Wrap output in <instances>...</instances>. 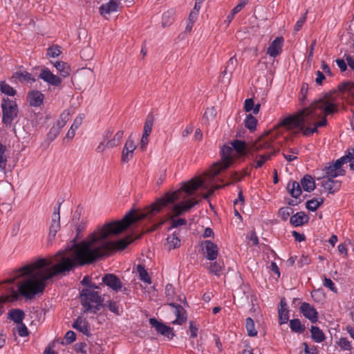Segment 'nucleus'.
I'll list each match as a JSON object with an SVG mask.
<instances>
[{
	"label": "nucleus",
	"mask_w": 354,
	"mask_h": 354,
	"mask_svg": "<svg viewBox=\"0 0 354 354\" xmlns=\"http://www.w3.org/2000/svg\"><path fill=\"white\" fill-rule=\"evenodd\" d=\"M203 179L198 177L187 183H184L181 187L172 193L166 194L143 212H137L130 210L120 221L105 223L97 231L92 233L86 240L77 243L74 239L65 251H59L55 257L58 263L51 269L46 266L53 265V261L40 259L30 265H26L19 269L15 277L5 282L12 284L17 279L27 275L18 285L21 295L31 299L37 294L42 293L46 286V281L58 274H65L77 266L91 264L97 260L109 256L113 251L124 250L132 242V239H121L116 241L111 239L113 236L124 231L132 224L158 214L162 208L169 204H174L179 200H184L193 195L201 187L207 189Z\"/></svg>",
	"instance_id": "1"
},
{
	"label": "nucleus",
	"mask_w": 354,
	"mask_h": 354,
	"mask_svg": "<svg viewBox=\"0 0 354 354\" xmlns=\"http://www.w3.org/2000/svg\"><path fill=\"white\" fill-rule=\"evenodd\" d=\"M333 94L326 93L309 106L284 118L277 127H283L288 130L295 129L297 132H302L305 136L317 132L319 127L327 124V115L338 112L339 104Z\"/></svg>",
	"instance_id": "2"
},
{
	"label": "nucleus",
	"mask_w": 354,
	"mask_h": 354,
	"mask_svg": "<svg viewBox=\"0 0 354 354\" xmlns=\"http://www.w3.org/2000/svg\"><path fill=\"white\" fill-rule=\"evenodd\" d=\"M277 133L272 130L259 137L252 143L250 151L253 152L264 151L261 154H257L254 158L252 167L255 169L261 167L264 163L270 160L276 151L272 149V142L277 137Z\"/></svg>",
	"instance_id": "3"
},
{
	"label": "nucleus",
	"mask_w": 354,
	"mask_h": 354,
	"mask_svg": "<svg viewBox=\"0 0 354 354\" xmlns=\"http://www.w3.org/2000/svg\"><path fill=\"white\" fill-rule=\"evenodd\" d=\"M80 298L84 313L91 311L95 314L103 306L104 299L97 291L92 289V286L83 288L80 292Z\"/></svg>",
	"instance_id": "4"
},
{
	"label": "nucleus",
	"mask_w": 354,
	"mask_h": 354,
	"mask_svg": "<svg viewBox=\"0 0 354 354\" xmlns=\"http://www.w3.org/2000/svg\"><path fill=\"white\" fill-rule=\"evenodd\" d=\"M233 149L229 146H223L221 151V162H216L209 171V176L212 180L222 170L227 169L233 162Z\"/></svg>",
	"instance_id": "5"
},
{
	"label": "nucleus",
	"mask_w": 354,
	"mask_h": 354,
	"mask_svg": "<svg viewBox=\"0 0 354 354\" xmlns=\"http://www.w3.org/2000/svg\"><path fill=\"white\" fill-rule=\"evenodd\" d=\"M2 122L6 125H11L14 119L17 116L18 109L15 101L9 98H3L1 102Z\"/></svg>",
	"instance_id": "6"
},
{
	"label": "nucleus",
	"mask_w": 354,
	"mask_h": 354,
	"mask_svg": "<svg viewBox=\"0 0 354 354\" xmlns=\"http://www.w3.org/2000/svg\"><path fill=\"white\" fill-rule=\"evenodd\" d=\"M345 159L346 158H340L328 167H326L324 178H335L339 176H344L345 171L342 169V166L344 164Z\"/></svg>",
	"instance_id": "7"
},
{
	"label": "nucleus",
	"mask_w": 354,
	"mask_h": 354,
	"mask_svg": "<svg viewBox=\"0 0 354 354\" xmlns=\"http://www.w3.org/2000/svg\"><path fill=\"white\" fill-rule=\"evenodd\" d=\"M198 203L194 198H190L186 201H181L174 205L171 207L173 216H179L185 212H188L192 207Z\"/></svg>",
	"instance_id": "8"
},
{
	"label": "nucleus",
	"mask_w": 354,
	"mask_h": 354,
	"mask_svg": "<svg viewBox=\"0 0 354 354\" xmlns=\"http://www.w3.org/2000/svg\"><path fill=\"white\" fill-rule=\"evenodd\" d=\"M113 131L107 129L103 133V138L106 142V146L107 148H114L120 145L121 140L123 138L124 131L120 130L115 133L113 137L111 138Z\"/></svg>",
	"instance_id": "9"
},
{
	"label": "nucleus",
	"mask_w": 354,
	"mask_h": 354,
	"mask_svg": "<svg viewBox=\"0 0 354 354\" xmlns=\"http://www.w3.org/2000/svg\"><path fill=\"white\" fill-rule=\"evenodd\" d=\"M149 322L151 326L155 328L157 333L162 335L169 338V339H171L175 336V333H174L172 328L158 322L156 318H150Z\"/></svg>",
	"instance_id": "10"
},
{
	"label": "nucleus",
	"mask_w": 354,
	"mask_h": 354,
	"mask_svg": "<svg viewBox=\"0 0 354 354\" xmlns=\"http://www.w3.org/2000/svg\"><path fill=\"white\" fill-rule=\"evenodd\" d=\"M287 189L290 195L295 198V199H290L288 204L290 206H295L298 205L301 201H297V198L300 196L301 194V188L300 184L297 181H290L287 185Z\"/></svg>",
	"instance_id": "11"
},
{
	"label": "nucleus",
	"mask_w": 354,
	"mask_h": 354,
	"mask_svg": "<svg viewBox=\"0 0 354 354\" xmlns=\"http://www.w3.org/2000/svg\"><path fill=\"white\" fill-rule=\"evenodd\" d=\"M136 147H137L135 145L131 136H129L127 140H126V142L123 147L122 151L121 160L123 162H128L131 159H132L133 156V152L136 150Z\"/></svg>",
	"instance_id": "12"
},
{
	"label": "nucleus",
	"mask_w": 354,
	"mask_h": 354,
	"mask_svg": "<svg viewBox=\"0 0 354 354\" xmlns=\"http://www.w3.org/2000/svg\"><path fill=\"white\" fill-rule=\"evenodd\" d=\"M203 250L208 260L213 261L216 259L218 254V249L216 244L211 241L207 240L202 243Z\"/></svg>",
	"instance_id": "13"
},
{
	"label": "nucleus",
	"mask_w": 354,
	"mask_h": 354,
	"mask_svg": "<svg viewBox=\"0 0 354 354\" xmlns=\"http://www.w3.org/2000/svg\"><path fill=\"white\" fill-rule=\"evenodd\" d=\"M300 311L303 315L308 319L312 323H316L317 322L318 313L310 304L303 302L300 306Z\"/></svg>",
	"instance_id": "14"
},
{
	"label": "nucleus",
	"mask_w": 354,
	"mask_h": 354,
	"mask_svg": "<svg viewBox=\"0 0 354 354\" xmlns=\"http://www.w3.org/2000/svg\"><path fill=\"white\" fill-rule=\"evenodd\" d=\"M103 283L115 292L121 290L122 284L120 279L113 274H106L102 278Z\"/></svg>",
	"instance_id": "15"
},
{
	"label": "nucleus",
	"mask_w": 354,
	"mask_h": 354,
	"mask_svg": "<svg viewBox=\"0 0 354 354\" xmlns=\"http://www.w3.org/2000/svg\"><path fill=\"white\" fill-rule=\"evenodd\" d=\"M39 77L44 82L53 86H58L62 84V79L59 77L53 75L47 68L41 70L39 74Z\"/></svg>",
	"instance_id": "16"
},
{
	"label": "nucleus",
	"mask_w": 354,
	"mask_h": 354,
	"mask_svg": "<svg viewBox=\"0 0 354 354\" xmlns=\"http://www.w3.org/2000/svg\"><path fill=\"white\" fill-rule=\"evenodd\" d=\"M18 298L19 294L13 287L7 288L6 295H3L0 297V315H1L4 311L3 304L6 302L14 301L17 300Z\"/></svg>",
	"instance_id": "17"
},
{
	"label": "nucleus",
	"mask_w": 354,
	"mask_h": 354,
	"mask_svg": "<svg viewBox=\"0 0 354 354\" xmlns=\"http://www.w3.org/2000/svg\"><path fill=\"white\" fill-rule=\"evenodd\" d=\"M169 305L175 308L174 314L176 316V319L172 322L173 324L182 325L187 320V314L184 308L179 305L176 304L174 302H170Z\"/></svg>",
	"instance_id": "18"
},
{
	"label": "nucleus",
	"mask_w": 354,
	"mask_h": 354,
	"mask_svg": "<svg viewBox=\"0 0 354 354\" xmlns=\"http://www.w3.org/2000/svg\"><path fill=\"white\" fill-rule=\"evenodd\" d=\"M283 39L281 37H277L270 44V46L267 50V54L270 57H276L281 52L283 46Z\"/></svg>",
	"instance_id": "19"
},
{
	"label": "nucleus",
	"mask_w": 354,
	"mask_h": 354,
	"mask_svg": "<svg viewBox=\"0 0 354 354\" xmlns=\"http://www.w3.org/2000/svg\"><path fill=\"white\" fill-rule=\"evenodd\" d=\"M322 186L329 193L333 194L341 187V181L334 180V178H324L322 182Z\"/></svg>",
	"instance_id": "20"
},
{
	"label": "nucleus",
	"mask_w": 354,
	"mask_h": 354,
	"mask_svg": "<svg viewBox=\"0 0 354 354\" xmlns=\"http://www.w3.org/2000/svg\"><path fill=\"white\" fill-rule=\"evenodd\" d=\"M72 327L76 329L77 330L82 333L87 337L91 335L90 327L88 321H86L84 319H82L80 317H78L77 318V319L73 324Z\"/></svg>",
	"instance_id": "21"
},
{
	"label": "nucleus",
	"mask_w": 354,
	"mask_h": 354,
	"mask_svg": "<svg viewBox=\"0 0 354 354\" xmlns=\"http://www.w3.org/2000/svg\"><path fill=\"white\" fill-rule=\"evenodd\" d=\"M120 1L118 0H110L109 2L102 4L100 7V12L104 17L111 12H116L119 6Z\"/></svg>",
	"instance_id": "22"
},
{
	"label": "nucleus",
	"mask_w": 354,
	"mask_h": 354,
	"mask_svg": "<svg viewBox=\"0 0 354 354\" xmlns=\"http://www.w3.org/2000/svg\"><path fill=\"white\" fill-rule=\"evenodd\" d=\"M30 105L32 106H39L44 101V96L39 91H32L28 95Z\"/></svg>",
	"instance_id": "23"
},
{
	"label": "nucleus",
	"mask_w": 354,
	"mask_h": 354,
	"mask_svg": "<svg viewBox=\"0 0 354 354\" xmlns=\"http://www.w3.org/2000/svg\"><path fill=\"white\" fill-rule=\"evenodd\" d=\"M308 220V216L304 212H299L290 217V222L293 226L297 227L307 223Z\"/></svg>",
	"instance_id": "24"
},
{
	"label": "nucleus",
	"mask_w": 354,
	"mask_h": 354,
	"mask_svg": "<svg viewBox=\"0 0 354 354\" xmlns=\"http://www.w3.org/2000/svg\"><path fill=\"white\" fill-rule=\"evenodd\" d=\"M278 313L279 324L281 325L286 324L288 320L289 315L287 304L284 299H281L280 301V306L279 308Z\"/></svg>",
	"instance_id": "25"
},
{
	"label": "nucleus",
	"mask_w": 354,
	"mask_h": 354,
	"mask_svg": "<svg viewBox=\"0 0 354 354\" xmlns=\"http://www.w3.org/2000/svg\"><path fill=\"white\" fill-rule=\"evenodd\" d=\"M60 218H58V215L53 214L52 221L49 229V239H54L57 232L60 228Z\"/></svg>",
	"instance_id": "26"
},
{
	"label": "nucleus",
	"mask_w": 354,
	"mask_h": 354,
	"mask_svg": "<svg viewBox=\"0 0 354 354\" xmlns=\"http://www.w3.org/2000/svg\"><path fill=\"white\" fill-rule=\"evenodd\" d=\"M338 89L342 93H348L350 97L349 102L354 104V83L344 82L338 86Z\"/></svg>",
	"instance_id": "27"
},
{
	"label": "nucleus",
	"mask_w": 354,
	"mask_h": 354,
	"mask_svg": "<svg viewBox=\"0 0 354 354\" xmlns=\"http://www.w3.org/2000/svg\"><path fill=\"white\" fill-rule=\"evenodd\" d=\"M301 185H302L304 191L310 192L315 188V183L314 179L310 175H305L301 180Z\"/></svg>",
	"instance_id": "28"
},
{
	"label": "nucleus",
	"mask_w": 354,
	"mask_h": 354,
	"mask_svg": "<svg viewBox=\"0 0 354 354\" xmlns=\"http://www.w3.org/2000/svg\"><path fill=\"white\" fill-rule=\"evenodd\" d=\"M12 79L16 80H19L21 82H35V79L30 73L27 71L24 72H16L12 76Z\"/></svg>",
	"instance_id": "29"
},
{
	"label": "nucleus",
	"mask_w": 354,
	"mask_h": 354,
	"mask_svg": "<svg viewBox=\"0 0 354 354\" xmlns=\"http://www.w3.org/2000/svg\"><path fill=\"white\" fill-rule=\"evenodd\" d=\"M24 317L25 313L21 309H12L8 312V318L16 324H21Z\"/></svg>",
	"instance_id": "30"
},
{
	"label": "nucleus",
	"mask_w": 354,
	"mask_h": 354,
	"mask_svg": "<svg viewBox=\"0 0 354 354\" xmlns=\"http://www.w3.org/2000/svg\"><path fill=\"white\" fill-rule=\"evenodd\" d=\"M231 147L233 149V151H235L240 155H243L245 153L247 146L245 141L234 140L231 142Z\"/></svg>",
	"instance_id": "31"
},
{
	"label": "nucleus",
	"mask_w": 354,
	"mask_h": 354,
	"mask_svg": "<svg viewBox=\"0 0 354 354\" xmlns=\"http://www.w3.org/2000/svg\"><path fill=\"white\" fill-rule=\"evenodd\" d=\"M80 218V213L77 211L75 212L73 218V222L76 225V232H77V238L79 236H80V234L85 230L86 223L85 221L82 220L79 223H76L75 221L79 220Z\"/></svg>",
	"instance_id": "32"
},
{
	"label": "nucleus",
	"mask_w": 354,
	"mask_h": 354,
	"mask_svg": "<svg viewBox=\"0 0 354 354\" xmlns=\"http://www.w3.org/2000/svg\"><path fill=\"white\" fill-rule=\"evenodd\" d=\"M311 337L316 342H322L325 339V335L317 326H312L310 328Z\"/></svg>",
	"instance_id": "33"
},
{
	"label": "nucleus",
	"mask_w": 354,
	"mask_h": 354,
	"mask_svg": "<svg viewBox=\"0 0 354 354\" xmlns=\"http://www.w3.org/2000/svg\"><path fill=\"white\" fill-rule=\"evenodd\" d=\"M54 66L60 73V75L63 77H67L70 74V69L67 64L64 62H56L53 63Z\"/></svg>",
	"instance_id": "34"
},
{
	"label": "nucleus",
	"mask_w": 354,
	"mask_h": 354,
	"mask_svg": "<svg viewBox=\"0 0 354 354\" xmlns=\"http://www.w3.org/2000/svg\"><path fill=\"white\" fill-rule=\"evenodd\" d=\"M290 328L295 333H302L304 332L306 327L301 324L299 319H293L290 320Z\"/></svg>",
	"instance_id": "35"
},
{
	"label": "nucleus",
	"mask_w": 354,
	"mask_h": 354,
	"mask_svg": "<svg viewBox=\"0 0 354 354\" xmlns=\"http://www.w3.org/2000/svg\"><path fill=\"white\" fill-rule=\"evenodd\" d=\"M153 122H154L153 115L152 114L147 115L146 120H145V122L143 134H145L146 136L150 135V133L151 132L152 127L153 124Z\"/></svg>",
	"instance_id": "36"
},
{
	"label": "nucleus",
	"mask_w": 354,
	"mask_h": 354,
	"mask_svg": "<svg viewBox=\"0 0 354 354\" xmlns=\"http://www.w3.org/2000/svg\"><path fill=\"white\" fill-rule=\"evenodd\" d=\"M245 328H246L248 336L254 337L257 335V330L255 328L254 322L252 318L248 317L246 319Z\"/></svg>",
	"instance_id": "37"
},
{
	"label": "nucleus",
	"mask_w": 354,
	"mask_h": 354,
	"mask_svg": "<svg viewBox=\"0 0 354 354\" xmlns=\"http://www.w3.org/2000/svg\"><path fill=\"white\" fill-rule=\"evenodd\" d=\"M324 203L323 198H313L306 202V208L315 212Z\"/></svg>",
	"instance_id": "38"
},
{
	"label": "nucleus",
	"mask_w": 354,
	"mask_h": 354,
	"mask_svg": "<svg viewBox=\"0 0 354 354\" xmlns=\"http://www.w3.org/2000/svg\"><path fill=\"white\" fill-rule=\"evenodd\" d=\"M136 269L142 281L149 284L151 283V278L143 266L138 265Z\"/></svg>",
	"instance_id": "39"
},
{
	"label": "nucleus",
	"mask_w": 354,
	"mask_h": 354,
	"mask_svg": "<svg viewBox=\"0 0 354 354\" xmlns=\"http://www.w3.org/2000/svg\"><path fill=\"white\" fill-rule=\"evenodd\" d=\"M167 243L169 245V250L178 248L180 245V240L177 235L174 233L167 238Z\"/></svg>",
	"instance_id": "40"
},
{
	"label": "nucleus",
	"mask_w": 354,
	"mask_h": 354,
	"mask_svg": "<svg viewBox=\"0 0 354 354\" xmlns=\"http://www.w3.org/2000/svg\"><path fill=\"white\" fill-rule=\"evenodd\" d=\"M244 123L245 127L252 131L256 129L257 120L252 114H248L245 119Z\"/></svg>",
	"instance_id": "41"
},
{
	"label": "nucleus",
	"mask_w": 354,
	"mask_h": 354,
	"mask_svg": "<svg viewBox=\"0 0 354 354\" xmlns=\"http://www.w3.org/2000/svg\"><path fill=\"white\" fill-rule=\"evenodd\" d=\"M0 91L9 96H14L16 94V91L4 81L0 82Z\"/></svg>",
	"instance_id": "42"
},
{
	"label": "nucleus",
	"mask_w": 354,
	"mask_h": 354,
	"mask_svg": "<svg viewBox=\"0 0 354 354\" xmlns=\"http://www.w3.org/2000/svg\"><path fill=\"white\" fill-rule=\"evenodd\" d=\"M174 11L173 10H167L162 15V25L163 27L169 26L174 21Z\"/></svg>",
	"instance_id": "43"
},
{
	"label": "nucleus",
	"mask_w": 354,
	"mask_h": 354,
	"mask_svg": "<svg viewBox=\"0 0 354 354\" xmlns=\"http://www.w3.org/2000/svg\"><path fill=\"white\" fill-rule=\"evenodd\" d=\"M223 267V263L222 261H216L210 263L209 270L211 273H213L217 276H220L222 272Z\"/></svg>",
	"instance_id": "44"
},
{
	"label": "nucleus",
	"mask_w": 354,
	"mask_h": 354,
	"mask_svg": "<svg viewBox=\"0 0 354 354\" xmlns=\"http://www.w3.org/2000/svg\"><path fill=\"white\" fill-rule=\"evenodd\" d=\"M237 65V59L234 56L230 58L228 60L227 65L225 66L226 69L229 71V75H227V79L229 81L232 77V74L235 70Z\"/></svg>",
	"instance_id": "45"
},
{
	"label": "nucleus",
	"mask_w": 354,
	"mask_h": 354,
	"mask_svg": "<svg viewBox=\"0 0 354 354\" xmlns=\"http://www.w3.org/2000/svg\"><path fill=\"white\" fill-rule=\"evenodd\" d=\"M293 212L292 208L290 207H283L279 209V215L282 220L286 221Z\"/></svg>",
	"instance_id": "46"
},
{
	"label": "nucleus",
	"mask_w": 354,
	"mask_h": 354,
	"mask_svg": "<svg viewBox=\"0 0 354 354\" xmlns=\"http://www.w3.org/2000/svg\"><path fill=\"white\" fill-rule=\"evenodd\" d=\"M342 158H346L344 164L350 162V167L354 170V149H348L347 153Z\"/></svg>",
	"instance_id": "47"
},
{
	"label": "nucleus",
	"mask_w": 354,
	"mask_h": 354,
	"mask_svg": "<svg viewBox=\"0 0 354 354\" xmlns=\"http://www.w3.org/2000/svg\"><path fill=\"white\" fill-rule=\"evenodd\" d=\"M308 90V85L306 83H304L301 88L300 95L299 97V100L301 104H304V102L307 97V93Z\"/></svg>",
	"instance_id": "48"
},
{
	"label": "nucleus",
	"mask_w": 354,
	"mask_h": 354,
	"mask_svg": "<svg viewBox=\"0 0 354 354\" xmlns=\"http://www.w3.org/2000/svg\"><path fill=\"white\" fill-rule=\"evenodd\" d=\"M174 216H171L170 217L171 218V225L170 227H169V230L171 228L178 227L181 225H185L187 224V221L185 218H174Z\"/></svg>",
	"instance_id": "49"
},
{
	"label": "nucleus",
	"mask_w": 354,
	"mask_h": 354,
	"mask_svg": "<svg viewBox=\"0 0 354 354\" xmlns=\"http://www.w3.org/2000/svg\"><path fill=\"white\" fill-rule=\"evenodd\" d=\"M15 330L20 337H26L29 334L27 327L23 322H21V324H17Z\"/></svg>",
	"instance_id": "50"
},
{
	"label": "nucleus",
	"mask_w": 354,
	"mask_h": 354,
	"mask_svg": "<svg viewBox=\"0 0 354 354\" xmlns=\"http://www.w3.org/2000/svg\"><path fill=\"white\" fill-rule=\"evenodd\" d=\"M338 346L343 350L351 351L352 348L351 342L345 337H342L337 342Z\"/></svg>",
	"instance_id": "51"
},
{
	"label": "nucleus",
	"mask_w": 354,
	"mask_h": 354,
	"mask_svg": "<svg viewBox=\"0 0 354 354\" xmlns=\"http://www.w3.org/2000/svg\"><path fill=\"white\" fill-rule=\"evenodd\" d=\"M216 109H214V107H210V108H207V110L205 111L204 115H203V118L205 119L207 121H209V120H212L214 118V117L216 116Z\"/></svg>",
	"instance_id": "52"
},
{
	"label": "nucleus",
	"mask_w": 354,
	"mask_h": 354,
	"mask_svg": "<svg viewBox=\"0 0 354 354\" xmlns=\"http://www.w3.org/2000/svg\"><path fill=\"white\" fill-rule=\"evenodd\" d=\"M60 131L59 127H56L55 126L52 127L47 134L48 139L50 141L54 140L59 134Z\"/></svg>",
	"instance_id": "53"
},
{
	"label": "nucleus",
	"mask_w": 354,
	"mask_h": 354,
	"mask_svg": "<svg viewBox=\"0 0 354 354\" xmlns=\"http://www.w3.org/2000/svg\"><path fill=\"white\" fill-rule=\"evenodd\" d=\"M60 54V47L58 46H53L48 49L47 55L50 57H57Z\"/></svg>",
	"instance_id": "54"
},
{
	"label": "nucleus",
	"mask_w": 354,
	"mask_h": 354,
	"mask_svg": "<svg viewBox=\"0 0 354 354\" xmlns=\"http://www.w3.org/2000/svg\"><path fill=\"white\" fill-rule=\"evenodd\" d=\"M311 262L310 259L308 255L303 254L299 261H297V266L299 268H302L304 266L310 264Z\"/></svg>",
	"instance_id": "55"
},
{
	"label": "nucleus",
	"mask_w": 354,
	"mask_h": 354,
	"mask_svg": "<svg viewBox=\"0 0 354 354\" xmlns=\"http://www.w3.org/2000/svg\"><path fill=\"white\" fill-rule=\"evenodd\" d=\"M105 306L108 307L111 312L115 313V315H119L118 306L115 301L109 300L106 302Z\"/></svg>",
	"instance_id": "56"
},
{
	"label": "nucleus",
	"mask_w": 354,
	"mask_h": 354,
	"mask_svg": "<svg viewBox=\"0 0 354 354\" xmlns=\"http://www.w3.org/2000/svg\"><path fill=\"white\" fill-rule=\"evenodd\" d=\"M306 15L307 12H306L303 16H301L299 19L296 22L295 25L294 30L295 31L297 32L301 30L303 25L304 24L306 20Z\"/></svg>",
	"instance_id": "57"
},
{
	"label": "nucleus",
	"mask_w": 354,
	"mask_h": 354,
	"mask_svg": "<svg viewBox=\"0 0 354 354\" xmlns=\"http://www.w3.org/2000/svg\"><path fill=\"white\" fill-rule=\"evenodd\" d=\"M323 284L326 288H328V289H330L331 291H333L334 292H336L337 290L335 287V283L329 278L324 277Z\"/></svg>",
	"instance_id": "58"
},
{
	"label": "nucleus",
	"mask_w": 354,
	"mask_h": 354,
	"mask_svg": "<svg viewBox=\"0 0 354 354\" xmlns=\"http://www.w3.org/2000/svg\"><path fill=\"white\" fill-rule=\"evenodd\" d=\"M64 339L66 340V343L67 344H70L76 339V334L72 330H68L66 333Z\"/></svg>",
	"instance_id": "59"
},
{
	"label": "nucleus",
	"mask_w": 354,
	"mask_h": 354,
	"mask_svg": "<svg viewBox=\"0 0 354 354\" xmlns=\"http://www.w3.org/2000/svg\"><path fill=\"white\" fill-rule=\"evenodd\" d=\"M84 118V114H79L75 118V120L73 121V124L71 125V127H73L74 130L76 131V129H77L80 127V125L82 124Z\"/></svg>",
	"instance_id": "60"
},
{
	"label": "nucleus",
	"mask_w": 354,
	"mask_h": 354,
	"mask_svg": "<svg viewBox=\"0 0 354 354\" xmlns=\"http://www.w3.org/2000/svg\"><path fill=\"white\" fill-rule=\"evenodd\" d=\"M249 0H239V3L232 9L234 13L239 12L248 3Z\"/></svg>",
	"instance_id": "61"
},
{
	"label": "nucleus",
	"mask_w": 354,
	"mask_h": 354,
	"mask_svg": "<svg viewBox=\"0 0 354 354\" xmlns=\"http://www.w3.org/2000/svg\"><path fill=\"white\" fill-rule=\"evenodd\" d=\"M254 105V100L252 98L247 99L245 101L244 109L246 112H249L252 110Z\"/></svg>",
	"instance_id": "62"
},
{
	"label": "nucleus",
	"mask_w": 354,
	"mask_h": 354,
	"mask_svg": "<svg viewBox=\"0 0 354 354\" xmlns=\"http://www.w3.org/2000/svg\"><path fill=\"white\" fill-rule=\"evenodd\" d=\"M302 344L304 346L305 354H317V351L316 348H309L306 342H304Z\"/></svg>",
	"instance_id": "63"
},
{
	"label": "nucleus",
	"mask_w": 354,
	"mask_h": 354,
	"mask_svg": "<svg viewBox=\"0 0 354 354\" xmlns=\"http://www.w3.org/2000/svg\"><path fill=\"white\" fill-rule=\"evenodd\" d=\"M344 57L346 61V64H348L352 70H354V59L349 54H345Z\"/></svg>",
	"instance_id": "64"
}]
</instances>
